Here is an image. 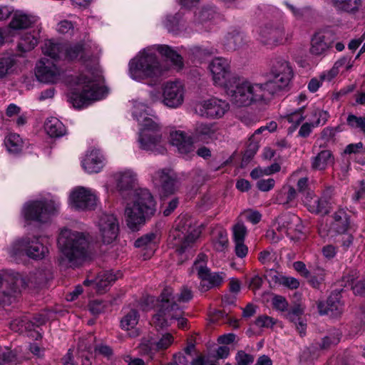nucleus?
Wrapping results in <instances>:
<instances>
[{"mask_svg": "<svg viewBox=\"0 0 365 365\" xmlns=\"http://www.w3.org/2000/svg\"><path fill=\"white\" fill-rule=\"evenodd\" d=\"M255 324L259 328H270L275 324V321L272 317L261 315L256 319Z\"/></svg>", "mask_w": 365, "mask_h": 365, "instance_id": "4d7b16f0", "label": "nucleus"}, {"mask_svg": "<svg viewBox=\"0 0 365 365\" xmlns=\"http://www.w3.org/2000/svg\"><path fill=\"white\" fill-rule=\"evenodd\" d=\"M103 243L110 244L117 237L119 226L116 217L113 214H102L97 224Z\"/></svg>", "mask_w": 365, "mask_h": 365, "instance_id": "2eb2a0df", "label": "nucleus"}, {"mask_svg": "<svg viewBox=\"0 0 365 365\" xmlns=\"http://www.w3.org/2000/svg\"><path fill=\"white\" fill-rule=\"evenodd\" d=\"M192 298V291L187 288L183 287L180 294H178L176 300L179 302H187Z\"/></svg>", "mask_w": 365, "mask_h": 365, "instance_id": "774afa93", "label": "nucleus"}, {"mask_svg": "<svg viewBox=\"0 0 365 365\" xmlns=\"http://www.w3.org/2000/svg\"><path fill=\"white\" fill-rule=\"evenodd\" d=\"M334 195V189L331 187H327L322 192L321 198L325 201V205L329 211L333 202Z\"/></svg>", "mask_w": 365, "mask_h": 365, "instance_id": "680f3d73", "label": "nucleus"}, {"mask_svg": "<svg viewBox=\"0 0 365 365\" xmlns=\"http://www.w3.org/2000/svg\"><path fill=\"white\" fill-rule=\"evenodd\" d=\"M207 259L206 255L199 254L192 266V271H196L201 279L200 288L202 291L220 286L225 277V274L222 272L211 273L206 266Z\"/></svg>", "mask_w": 365, "mask_h": 365, "instance_id": "9b49d317", "label": "nucleus"}, {"mask_svg": "<svg viewBox=\"0 0 365 365\" xmlns=\"http://www.w3.org/2000/svg\"><path fill=\"white\" fill-rule=\"evenodd\" d=\"M214 248L218 252H224L228 247V237L226 230H220L213 237Z\"/></svg>", "mask_w": 365, "mask_h": 365, "instance_id": "49530a36", "label": "nucleus"}, {"mask_svg": "<svg viewBox=\"0 0 365 365\" xmlns=\"http://www.w3.org/2000/svg\"><path fill=\"white\" fill-rule=\"evenodd\" d=\"M281 166L275 163L266 168L257 167L252 170L250 176L252 179H259L264 175H270L280 171Z\"/></svg>", "mask_w": 365, "mask_h": 365, "instance_id": "c03bdc74", "label": "nucleus"}, {"mask_svg": "<svg viewBox=\"0 0 365 365\" xmlns=\"http://www.w3.org/2000/svg\"><path fill=\"white\" fill-rule=\"evenodd\" d=\"M275 180L273 178L259 179L256 184L257 187L262 192H268L274 188Z\"/></svg>", "mask_w": 365, "mask_h": 365, "instance_id": "bf43d9fd", "label": "nucleus"}, {"mask_svg": "<svg viewBox=\"0 0 365 365\" xmlns=\"http://www.w3.org/2000/svg\"><path fill=\"white\" fill-rule=\"evenodd\" d=\"M350 215L344 209H339L332 215V221L330 225V232L336 234H345L351 228Z\"/></svg>", "mask_w": 365, "mask_h": 365, "instance_id": "b1692460", "label": "nucleus"}, {"mask_svg": "<svg viewBox=\"0 0 365 365\" xmlns=\"http://www.w3.org/2000/svg\"><path fill=\"white\" fill-rule=\"evenodd\" d=\"M120 276L119 272L114 274L111 271H103L98 274L95 279H86L83 284L93 285L98 293H103Z\"/></svg>", "mask_w": 365, "mask_h": 365, "instance_id": "4be33fe9", "label": "nucleus"}, {"mask_svg": "<svg viewBox=\"0 0 365 365\" xmlns=\"http://www.w3.org/2000/svg\"><path fill=\"white\" fill-rule=\"evenodd\" d=\"M282 118L286 119L289 123L293 125V131L305 118L304 116V107L297 109L290 113H287L282 116Z\"/></svg>", "mask_w": 365, "mask_h": 365, "instance_id": "09e8293b", "label": "nucleus"}, {"mask_svg": "<svg viewBox=\"0 0 365 365\" xmlns=\"http://www.w3.org/2000/svg\"><path fill=\"white\" fill-rule=\"evenodd\" d=\"M97 46L91 41H81L66 45L64 58L78 61L85 66L86 73L77 78L76 87L71 94V100L75 107L81 108L89 101L102 98L104 88L100 84L103 81L102 71L95 55Z\"/></svg>", "mask_w": 365, "mask_h": 365, "instance_id": "f257e3e1", "label": "nucleus"}, {"mask_svg": "<svg viewBox=\"0 0 365 365\" xmlns=\"http://www.w3.org/2000/svg\"><path fill=\"white\" fill-rule=\"evenodd\" d=\"M304 205L308 210L314 214L326 215L329 211L325 205V201L315 195L313 191H309L306 197L302 199Z\"/></svg>", "mask_w": 365, "mask_h": 365, "instance_id": "c85d7f7f", "label": "nucleus"}, {"mask_svg": "<svg viewBox=\"0 0 365 365\" xmlns=\"http://www.w3.org/2000/svg\"><path fill=\"white\" fill-rule=\"evenodd\" d=\"M195 135L198 139L208 143L216 138L215 125L212 123H198L195 128Z\"/></svg>", "mask_w": 365, "mask_h": 365, "instance_id": "72a5a7b5", "label": "nucleus"}, {"mask_svg": "<svg viewBox=\"0 0 365 365\" xmlns=\"http://www.w3.org/2000/svg\"><path fill=\"white\" fill-rule=\"evenodd\" d=\"M310 162L312 170L324 171L334 163V157L330 150L323 149L312 156Z\"/></svg>", "mask_w": 365, "mask_h": 365, "instance_id": "cd10ccee", "label": "nucleus"}, {"mask_svg": "<svg viewBox=\"0 0 365 365\" xmlns=\"http://www.w3.org/2000/svg\"><path fill=\"white\" fill-rule=\"evenodd\" d=\"M22 140L19 134L10 133L7 135L5 145L11 153H18L22 148Z\"/></svg>", "mask_w": 365, "mask_h": 365, "instance_id": "de8ad7c7", "label": "nucleus"}, {"mask_svg": "<svg viewBox=\"0 0 365 365\" xmlns=\"http://www.w3.org/2000/svg\"><path fill=\"white\" fill-rule=\"evenodd\" d=\"M265 130L266 129L264 126H262L255 130V133L249 139L250 143L248 145V149L246 151L245 156L247 155L249 158H251L256 153L259 148L258 139H257V135Z\"/></svg>", "mask_w": 365, "mask_h": 365, "instance_id": "3c124183", "label": "nucleus"}, {"mask_svg": "<svg viewBox=\"0 0 365 365\" xmlns=\"http://www.w3.org/2000/svg\"><path fill=\"white\" fill-rule=\"evenodd\" d=\"M347 124L353 128H359L365 133V116L357 117L354 114H349L346 119Z\"/></svg>", "mask_w": 365, "mask_h": 365, "instance_id": "864d4df0", "label": "nucleus"}, {"mask_svg": "<svg viewBox=\"0 0 365 365\" xmlns=\"http://www.w3.org/2000/svg\"><path fill=\"white\" fill-rule=\"evenodd\" d=\"M66 44L57 43L51 40L46 41L43 47L44 55L52 59L64 58V48Z\"/></svg>", "mask_w": 365, "mask_h": 365, "instance_id": "c9c22d12", "label": "nucleus"}, {"mask_svg": "<svg viewBox=\"0 0 365 365\" xmlns=\"http://www.w3.org/2000/svg\"><path fill=\"white\" fill-rule=\"evenodd\" d=\"M170 138L172 145L177 147L180 154L188 155L193 153L194 145L192 139L183 131H173L170 133Z\"/></svg>", "mask_w": 365, "mask_h": 365, "instance_id": "393cba45", "label": "nucleus"}, {"mask_svg": "<svg viewBox=\"0 0 365 365\" xmlns=\"http://www.w3.org/2000/svg\"><path fill=\"white\" fill-rule=\"evenodd\" d=\"M118 187L120 190H129L133 188L136 180V175L132 171H125L116 175Z\"/></svg>", "mask_w": 365, "mask_h": 365, "instance_id": "79ce46f5", "label": "nucleus"}, {"mask_svg": "<svg viewBox=\"0 0 365 365\" xmlns=\"http://www.w3.org/2000/svg\"><path fill=\"white\" fill-rule=\"evenodd\" d=\"M297 197V192L292 186L284 187L277 196V201L282 205H288L292 202Z\"/></svg>", "mask_w": 365, "mask_h": 365, "instance_id": "a18cd8bd", "label": "nucleus"}, {"mask_svg": "<svg viewBox=\"0 0 365 365\" xmlns=\"http://www.w3.org/2000/svg\"><path fill=\"white\" fill-rule=\"evenodd\" d=\"M58 243L61 247L60 264L62 265L77 267L88 257V240L82 232L63 229L59 235Z\"/></svg>", "mask_w": 365, "mask_h": 365, "instance_id": "20e7f679", "label": "nucleus"}, {"mask_svg": "<svg viewBox=\"0 0 365 365\" xmlns=\"http://www.w3.org/2000/svg\"><path fill=\"white\" fill-rule=\"evenodd\" d=\"M36 16L16 12L14 14L9 26L14 29H26L36 23Z\"/></svg>", "mask_w": 365, "mask_h": 365, "instance_id": "f704fd0d", "label": "nucleus"}, {"mask_svg": "<svg viewBox=\"0 0 365 365\" xmlns=\"http://www.w3.org/2000/svg\"><path fill=\"white\" fill-rule=\"evenodd\" d=\"M215 10L211 7L202 8L201 11L196 14V20L199 23L205 22L211 19H212L215 16Z\"/></svg>", "mask_w": 365, "mask_h": 365, "instance_id": "6e6d98bb", "label": "nucleus"}, {"mask_svg": "<svg viewBox=\"0 0 365 365\" xmlns=\"http://www.w3.org/2000/svg\"><path fill=\"white\" fill-rule=\"evenodd\" d=\"M277 231L289 237L292 240L299 239L302 234L300 218L295 215L287 214L277 220Z\"/></svg>", "mask_w": 365, "mask_h": 365, "instance_id": "ddd939ff", "label": "nucleus"}, {"mask_svg": "<svg viewBox=\"0 0 365 365\" xmlns=\"http://www.w3.org/2000/svg\"><path fill=\"white\" fill-rule=\"evenodd\" d=\"M174 342V336L170 333L162 335L159 339L153 337L144 339L140 344L141 349L151 359L157 352H163L168 349Z\"/></svg>", "mask_w": 365, "mask_h": 365, "instance_id": "f3484780", "label": "nucleus"}, {"mask_svg": "<svg viewBox=\"0 0 365 365\" xmlns=\"http://www.w3.org/2000/svg\"><path fill=\"white\" fill-rule=\"evenodd\" d=\"M140 314L135 309H124V314L120 319V328L125 331L132 330L138 324Z\"/></svg>", "mask_w": 365, "mask_h": 365, "instance_id": "2f4dec72", "label": "nucleus"}, {"mask_svg": "<svg viewBox=\"0 0 365 365\" xmlns=\"http://www.w3.org/2000/svg\"><path fill=\"white\" fill-rule=\"evenodd\" d=\"M154 185L160 188L165 195H170L176 189V175L169 169H162L155 172L152 176Z\"/></svg>", "mask_w": 365, "mask_h": 365, "instance_id": "aec40b11", "label": "nucleus"}, {"mask_svg": "<svg viewBox=\"0 0 365 365\" xmlns=\"http://www.w3.org/2000/svg\"><path fill=\"white\" fill-rule=\"evenodd\" d=\"M36 76L43 83H55L60 75V71L53 61L43 58L36 64Z\"/></svg>", "mask_w": 365, "mask_h": 365, "instance_id": "6ab92c4d", "label": "nucleus"}, {"mask_svg": "<svg viewBox=\"0 0 365 365\" xmlns=\"http://www.w3.org/2000/svg\"><path fill=\"white\" fill-rule=\"evenodd\" d=\"M272 304L274 307L279 311H284L288 307V303L285 298L279 295L273 298Z\"/></svg>", "mask_w": 365, "mask_h": 365, "instance_id": "69168bd1", "label": "nucleus"}, {"mask_svg": "<svg viewBox=\"0 0 365 365\" xmlns=\"http://www.w3.org/2000/svg\"><path fill=\"white\" fill-rule=\"evenodd\" d=\"M317 125L314 123H304L302 125L298 132V135L302 138L308 137L312 131V129Z\"/></svg>", "mask_w": 365, "mask_h": 365, "instance_id": "338daca9", "label": "nucleus"}, {"mask_svg": "<svg viewBox=\"0 0 365 365\" xmlns=\"http://www.w3.org/2000/svg\"><path fill=\"white\" fill-rule=\"evenodd\" d=\"M38 44V37L31 33L24 34L18 43L19 51L26 52L32 50Z\"/></svg>", "mask_w": 365, "mask_h": 365, "instance_id": "37998d69", "label": "nucleus"}, {"mask_svg": "<svg viewBox=\"0 0 365 365\" xmlns=\"http://www.w3.org/2000/svg\"><path fill=\"white\" fill-rule=\"evenodd\" d=\"M28 282L27 278L19 273L14 274L8 279L11 292L13 294L21 292L28 286Z\"/></svg>", "mask_w": 365, "mask_h": 365, "instance_id": "ea45409f", "label": "nucleus"}, {"mask_svg": "<svg viewBox=\"0 0 365 365\" xmlns=\"http://www.w3.org/2000/svg\"><path fill=\"white\" fill-rule=\"evenodd\" d=\"M185 88L180 81L166 83L163 88V102L172 108L180 106L184 101Z\"/></svg>", "mask_w": 365, "mask_h": 365, "instance_id": "4468645a", "label": "nucleus"}, {"mask_svg": "<svg viewBox=\"0 0 365 365\" xmlns=\"http://www.w3.org/2000/svg\"><path fill=\"white\" fill-rule=\"evenodd\" d=\"M304 312V309L300 305H296L286 314L287 319L294 324L300 335L305 334L307 327L305 320L302 317Z\"/></svg>", "mask_w": 365, "mask_h": 365, "instance_id": "7c9ffc66", "label": "nucleus"}, {"mask_svg": "<svg viewBox=\"0 0 365 365\" xmlns=\"http://www.w3.org/2000/svg\"><path fill=\"white\" fill-rule=\"evenodd\" d=\"M150 112L151 109L146 104L134 101L133 115L141 126L138 138L140 147L145 150L162 153L164 148L161 146L160 127L148 116Z\"/></svg>", "mask_w": 365, "mask_h": 365, "instance_id": "7ed1b4c3", "label": "nucleus"}, {"mask_svg": "<svg viewBox=\"0 0 365 365\" xmlns=\"http://www.w3.org/2000/svg\"><path fill=\"white\" fill-rule=\"evenodd\" d=\"M161 303V295L158 299L153 296H145L142 297L140 302V307L142 310L148 312L156 307L157 312H158L160 304Z\"/></svg>", "mask_w": 365, "mask_h": 365, "instance_id": "8fccbe9b", "label": "nucleus"}, {"mask_svg": "<svg viewBox=\"0 0 365 365\" xmlns=\"http://www.w3.org/2000/svg\"><path fill=\"white\" fill-rule=\"evenodd\" d=\"M245 43V36L239 31L229 33L225 39L224 45L227 50L235 51L241 48Z\"/></svg>", "mask_w": 365, "mask_h": 365, "instance_id": "58836bf2", "label": "nucleus"}, {"mask_svg": "<svg viewBox=\"0 0 365 365\" xmlns=\"http://www.w3.org/2000/svg\"><path fill=\"white\" fill-rule=\"evenodd\" d=\"M129 66L131 77L138 81L143 78L158 79L166 71L156 55L149 50L145 51L140 57L130 61Z\"/></svg>", "mask_w": 365, "mask_h": 365, "instance_id": "0eeeda50", "label": "nucleus"}, {"mask_svg": "<svg viewBox=\"0 0 365 365\" xmlns=\"http://www.w3.org/2000/svg\"><path fill=\"white\" fill-rule=\"evenodd\" d=\"M317 307L321 314H330L332 317L340 315L344 310V304L337 294L330 295L326 303L319 302Z\"/></svg>", "mask_w": 365, "mask_h": 365, "instance_id": "bb28decb", "label": "nucleus"}, {"mask_svg": "<svg viewBox=\"0 0 365 365\" xmlns=\"http://www.w3.org/2000/svg\"><path fill=\"white\" fill-rule=\"evenodd\" d=\"M48 312H43L34 317L33 321L26 318L16 319L10 324L11 329L14 331H23L24 329H31L34 326L39 327L44 324L48 319Z\"/></svg>", "mask_w": 365, "mask_h": 365, "instance_id": "a878e982", "label": "nucleus"}, {"mask_svg": "<svg viewBox=\"0 0 365 365\" xmlns=\"http://www.w3.org/2000/svg\"><path fill=\"white\" fill-rule=\"evenodd\" d=\"M254 356L246 353L244 351H239L236 356L235 360L237 365H251L254 361Z\"/></svg>", "mask_w": 365, "mask_h": 365, "instance_id": "5fc2aeb1", "label": "nucleus"}, {"mask_svg": "<svg viewBox=\"0 0 365 365\" xmlns=\"http://www.w3.org/2000/svg\"><path fill=\"white\" fill-rule=\"evenodd\" d=\"M270 74L272 78L264 83H253L238 76L237 82L233 83L226 93L238 107L268 101L274 93L288 86L293 72L288 61L277 58L272 63Z\"/></svg>", "mask_w": 365, "mask_h": 365, "instance_id": "f03ea898", "label": "nucleus"}, {"mask_svg": "<svg viewBox=\"0 0 365 365\" xmlns=\"http://www.w3.org/2000/svg\"><path fill=\"white\" fill-rule=\"evenodd\" d=\"M234 242H244L247 235V228L242 222H237L232 227Z\"/></svg>", "mask_w": 365, "mask_h": 365, "instance_id": "603ef678", "label": "nucleus"}, {"mask_svg": "<svg viewBox=\"0 0 365 365\" xmlns=\"http://www.w3.org/2000/svg\"><path fill=\"white\" fill-rule=\"evenodd\" d=\"M274 254L272 250H265L259 252L258 259L264 265H268L272 261Z\"/></svg>", "mask_w": 365, "mask_h": 365, "instance_id": "0e129e2a", "label": "nucleus"}, {"mask_svg": "<svg viewBox=\"0 0 365 365\" xmlns=\"http://www.w3.org/2000/svg\"><path fill=\"white\" fill-rule=\"evenodd\" d=\"M165 26L169 32L177 34L180 31V21L176 16H169L167 18Z\"/></svg>", "mask_w": 365, "mask_h": 365, "instance_id": "13d9d810", "label": "nucleus"}, {"mask_svg": "<svg viewBox=\"0 0 365 365\" xmlns=\"http://www.w3.org/2000/svg\"><path fill=\"white\" fill-rule=\"evenodd\" d=\"M156 235L154 233H150L138 238L135 242L136 247H143L145 246L150 245L155 239Z\"/></svg>", "mask_w": 365, "mask_h": 365, "instance_id": "052dcab7", "label": "nucleus"}, {"mask_svg": "<svg viewBox=\"0 0 365 365\" xmlns=\"http://www.w3.org/2000/svg\"><path fill=\"white\" fill-rule=\"evenodd\" d=\"M259 40L264 45L274 46L287 41L283 29L265 25L259 29Z\"/></svg>", "mask_w": 365, "mask_h": 365, "instance_id": "412c9836", "label": "nucleus"}, {"mask_svg": "<svg viewBox=\"0 0 365 365\" xmlns=\"http://www.w3.org/2000/svg\"><path fill=\"white\" fill-rule=\"evenodd\" d=\"M173 290L165 287L161 293V303L158 313L153 315L151 323L158 329H163L171 324L173 320L178 321V327L184 329L187 327V319L185 318L184 311L173 297Z\"/></svg>", "mask_w": 365, "mask_h": 365, "instance_id": "423d86ee", "label": "nucleus"}, {"mask_svg": "<svg viewBox=\"0 0 365 365\" xmlns=\"http://www.w3.org/2000/svg\"><path fill=\"white\" fill-rule=\"evenodd\" d=\"M48 252L47 247L36 237H26L16 241L10 250V254L14 257L21 256L25 253L26 256L34 259L44 258Z\"/></svg>", "mask_w": 365, "mask_h": 365, "instance_id": "1a4fd4ad", "label": "nucleus"}, {"mask_svg": "<svg viewBox=\"0 0 365 365\" xmlns=\"http://www.w3.org/2000/svg\"><path fill=\"white\" fill-rule=\"evenodd\" d=\"M331 2L337 11L347 13L357 11L361 5V0H331Z\"/></svg>", "mask_w": 365, "mask_h": 365, "instance_id": "a19ab883", "label": "nucleus"}, {"mask_svg": "<svg viewBox=\"0 0 365 365\" xmlns=\"http://www.w3.org/2000/svg\"><path fill=\"white\" fill-rule=\"evenodd\" d=\"M133 202L128 203L125 215L128 227L132 230H138L146 219L155 212V202L150 191L146 188H138L131 192Z\"/></svg>", "mask_w": 365, "mask_h": 365, "instance_id": "39448f33", "label": "nucleus"}, {"mask_svg": "<svg viewBox=\"0 0 365 365\" xmlns=\"http://www.w3.org/2000/svg\"><path fill=\"white\" fill-rule=\"evenodd\" d=\"M156 50L163 56L169 58L173 64L178 69L183 67V61L180 55L177 53L173 49L167 45H158Z\"/></svg>", "mask_w": 365, "mask_h": 365, "instance_id": "4c0bfd02", "label": "nucleus"}, {"mask_svg": "<svg viewBox=\"0 0 365 365\" xmlns=\"http://www.w3.org/2000/svg\"><path fill=\"white\" fill-rule=\"evenodd\" d=\"M70 201L71 206L76 210H90L96 205V197L91 190L78 187L71 192Z\"/></svg>", "mask_w": 365, "mask_h": 365, "instance_id": "dca6fc26", "label": "nucleus"}, {"mask_svg": "<svg viewBox=\"0 0 365 365\" xmlns=\"http://www.w3.org/2000/svg\"><path fill=\"white\" fill-rule=\"evenodd\" d=\"M59 208V203L53 200L34 201L25 205L24 214L27 220L46 222L55 215Z\"/></svg>", "mask_w": 365, "mask_h": 365, "instance_id": "9d476101", "label": "nucleus"}, {"mask_svg": "<svg viewBox=\"0 0 365 365\" xmlns=\"http://www.w3.org/2000/svg\"><path fill=\"white\" fill-rule=\"evenodd\" d=\"M229 103L225 101L217 98H211L196 103L195 111L201 117L220 118L229 110Z\"/></svg>", "mask_w": 365, "mask_h": 365, "instance_id": "f8f14e48", "label": "nucleus"}, {"mask_svg": "<svg viewBox=\"0 0 365 365\" xmlns=\"http://www.w3.org/2000/svg\"><path fill=\"white\" fill-rule=\"evenodd\" d=\"M105 307L106 305L104 302L98 300L92 301L89 304V310L94 315H97L103 312L105 310Z\"/></svg>", "mask_w": 365, "mask_h": 365, "instance_id": "e2e57ef3", "label": "nucleus"}, {"mask_svg": "<svg viewBox=\"0 0 365 365\" xmlns=\"http://www.w3.org/2000/svg\"><path fill=\"white\" fill-rule=\"evenodd\" d=\"M331 47V43L326 40L325 36L318 33L312 38L309 51L314 56H325Z\"/></svg>", "mask_w": 365, "mask_h": 365, "instance_id": "c756f323", "label": "nucleus"}, {"mask_svg": "<svg viewBox=\"0 0 365 365\" xmlns=\"http://www.w3.org/2000/svg\"><path fill=\"white\" fill-rule=\"evenodd\" d=\"M209 68L214 84L223 88L226 92L237 81L238 76L232 73L230 62L225 58H214Z\"/></svg>", "mask_w": 365, "mask_h": 365, "instance_id": "6e6552de", "label": "nucleus"}, {"mask_svg": "<svg viewBox=\"0 0 365 365\" xmlns=\"http://www.w3.org/2000/svg\"><path fill=\"white\" fill-rule=\"evenodd\" d=\"M200 235V232L197 229L191 227L186 229L182 221L172 232V236L176 240L175 245L180 247V252H184L187 247L194 243Z\"/></svg>", "mask_w": 365, "mask_h": 365, "instance_id": "a211bd4d", "label": "nucleus"}, {"mask_svg": "<svg viewBox=\"0 0 365 365\" xmlns=\"http://www.w3.org/2000/svg\"><path fill=\"white\" fill-rule=\"evenodd\" d=\"M44 127L46 133L53 138L61 137L66 133L64 125L55 117L48 118L45 122Z\"/></svg>", "mask_w": 365, "mask_h": 365, "instance_id": "e433bc0d", "label": "nucleus"}, {"mask_svg": "<svg viewBox=\"0 0 365 365\" xmlns=\"http://www.w3.org/2000/svg\"><path fill=\"white\" fill-rule=\"evenodd\" d=\"M104 157L98 149H92L86 153L82 161V167L88 173H99L104 166Z\"/></svg>", "mask_w": 365, "mask_h": 365, "instance_id": "5701e85b", "label": "nucleus"}, {"mask_svg": "<svg viewBox=\"0 0 365 365\" xmlns=\"http://www.w3.org/2000/svg\"><path fill=\"white\" fill-rule=\"evenodd\" d=\"M17 66L16 56L14 55H5L0 56V80L4 79L12 74Z\"/></svg>", "mask_w": 365, "mask_h": 365, "instance_id": "473e14b6", "label": "nucleus"}]
</instances>
